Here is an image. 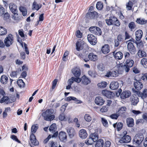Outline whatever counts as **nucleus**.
Masks as SVG:
<instances>
[{
    "mask_svg": "<svg viewBox=\"0 0 147 147\" xmlns=\"http://www.w3.org/2000/svg\"><path fill=\"white\" fill-rule=\"evenodd\" d=\"M93 142L91 138L90 137L89 138L87 139L85 141V143L87 145H89L92 144L93 143Z\"/></svg>",
    "mask_w": 147,
    "mask_h": 147,
    "instance_id": "603ef678",
    "label": "nucleus"
},
{
    "mask_svg": "<svg viewBox=\"0 0 147 147\" xmlns=\"http://www.w3.org/2000/svg\"><path fill=\"white\" fill-rule=\"evenodd\" d=\"M133 6L132 3L130 1H129L127 5H126V7L128 9H131Z\"/></svg>",
    "mask_w": 147,
    "mask_h": 147,
    "instance_id": "e2e57ef3",
    "label": "nucleus"
},
{
    "mask_svg": "<svg viewBox=\"0 0 147 147\" xmlns=\"http://www.w3.org/2000/svg\"><path fill=\"white\" fill-rule=\"evenodd\" d=\"M115 52L113 53V54L115 58L117 59L121 60L123 57V54L120 51H119L116 53L114 54Z\"/></svg>",
    "mask_w": 147,
    "mask_h": 147,
    "instance_id": "c85d7f7f",
    "label": "nucleus"
},
{
    "mask_svg": "<svg viewBox=\"0 0 147 147\" xmlns=\"http://www.w3.org/2000/svg\"><path fill=\"white\" fill-rule=\"evenodd\" d=\"M44 14L42 13L39 16V20L37 21L36 23V25H37L39 23V22L40 21H42L44 20V17H43Z\"/></svg>",
    "mask_w": 147,
    "mask_h": 147,
    "instance_id": "052dcab7",
    "label": "nucleus"
},
{
    "mask_svg": "<svg viewBox=\"0 0 147 147\" xmlns=\"http://www.w3.org/2000/svg\"><path fill=\"white\" fill-rule=\"evenodd\" d=\"M88 74L92 78L96 77L97 74L95 71L90 70L88 71Z\"/></svg>",
    "mask_w": 147,
    "mask_h": 147,
    "instance_id": "09e8293b",
    "label": "nucleus"
},
{
    "mask_svg": "<svg viewBox=\"0 0 147 147\" xmlns=\"http://www.w3.org/2000/svg\"><path fill=\"white\" fill-rule=\"evenodd\" d=\"M132 90L134 93L137 94L139 97L143 99H144L147 96V88L144 90L142 93L139 91L136 90L134 88H132Z\"/></svg>",
    "mask_w": 147,
    "mask_h": 147,
    "instance_id": "0eeeda50",
    "label": "nucleus"
},
{
    "mask_svg": "<svg viewBox=\"0 0 147 147\" xmlns=\"http://www.w3.org/2000/svg\"><path fill=\"white\" fill-rule=\"evenodd\" d=\"M128 27L131 31H132L135 28L136 25L134 22H131L129 24Z\"/></svg>",
    "mask_w": 147,
    "mask_h": 147,
    "instance_id": "a18cd8bd",
    "label": "nucleus"
},
{
    "mask_svg": "<svg viewBox=\"0 0 147 147\" xmlns=\"http://www.w3.org/2000/svg\"><path fill=\"white\" fill-rule=\"evenodd\" d=\"M11 138L13 140H14L19 143H20L21 142L20 141L18 140V138H17V136H15L13 135H12L11 136Z\"/></svg>",
    "mask_w": 147,
    "mask_h": 147,
    "instance_id": "bf43d9fd",
    "label": "nucleus"
},
{
    "mask_svg": "<svg viewBox=\"0 0 147 147\" xmlns=\"http://www.w3.org/2000/svg\"><path fill=\"white\" fill-rule=\"evenodd\" d=\"M9 9H17V6L15 4L11 3L9 5Z\"/></svg>",
    "mask_w": 147,
    "mask_h": 147,
    "instance_id": "864d4df0",
    "label": "nucleus"
},
{
    "mask_svg": "<svg viewBox=\"0 0 147 147\" xmlns=\"http://www.w3.org/2000/svg\"><path fill=\"white\" fill-rule=\"evenodd\" d=\"M30 141L31 143L34 146L38 145L39 144L38 142L36 139L35 136L33 134H32L30 135Z\"/></svg>",
    "mask_w": 147,
    "mask_h": 147,
    "instance_id": "a211bd4d",
    "label": "nucleus"
},
{
    "mask_svg": "<svg viewBox=\"0 0 147 147\" xmlns=\"http://www.w3.org/2000/svg\"><path fill=\"white\" fill-rule=\"evenodd\" d=\"M127 48L128 50L132 54H134L135 53L136 48L132 42H129L128 43Z\"/></svg>",
    "mask_w": 147,
    "mask_h": 147,
    "instance_id": "ddd939ff",
    "label": "nucleus"
},
{
    "mask_svg": "<svg viewBox=\"0 0 147 147\" xmlns=\"http://www.w3.org/2000/svg\"><path fill=\"white\" fill-rule=\"evenodd\" d=\"M131 93L130 91H127L123 92L120 95L121 98L125 99L129 97L131 95Z\"/></svg>",
    "mask_w": 147,
    "mask_h": 147,
    "instance_id": "5701e85b",
    "label": "nucleus"
},
{
    "mask_svg": "<svg viewBox=\"0 0 147 147\" xmlns=\"http://www.w3.org/2000/svg\"><path fill=\"white\" fill-rule=\"evenodd\" d=\"M72 73L76 77H79L81 75L80 70L78 68H75L72 70Z\"/></svg>",
    "mask_w": 147,
    "mask_h": 147,
    "instance_id": "b1692460",
    "label": "nucleus"
},
{
    "mask_svg": "<svg viewBox=\"0 0 147 147\" xmlns=\"http://www.w3.org/2000/svg\"><path fill=\"white\" fill-rule=\"evenodd\" d=\"M9 98L8 96H3L0 100V103H2L5 102L7 104L9 103Z\"/></svg>",
    "mask_w": 147,
    "mask_h": 147,
    "instance_id": "c9c22d12",
    "label": "nucleus"
},
{
    "mask_svg": "<svg viewBox=\"0 0 147 147\" xmlns=\"http://www.w3.org/2000/svg\"><path fill=\"white\" fill-rule=\"evenodd\" d=\"M104 144V141L102 139H99L97 141L95 144V147H103Z\"/></svg>",
    "mask_w": 147,
    "mask_h": 147,
    "instance_id": "f704fd0d",
    "label": "nucleus"
},
{
    "mask_svg": "<svg viewBox=\"0 0 147 147\" xmlns=\"http://www.w3.org/2000/svg\"><path fill=\"white\" fill-rule=\"evenodd\" d=\"M102 93L104 96L108 98H112L115 95L114 93L106 90H102Z\"/></svg>",
    "mask_w": 147,
    "mask_h": 147,
    "instance_id": "9b49d317",
    "label": "nucleus"
},
{
    "mask_svg": "<svg viewBox=\"0 0 147 147\" xmlns=\"http://www.w3.org/2000/svg\"><path fill=\"white\" fill-rule=\"evenodd\" d=\"M7 33L6 29L1 26H0V35H4Z\"/></svg>",
    "mask_w": 147,
    "mask_h": 147,
    "instance_id": "58836bf2",
    "label": "nucleus"
},
{
    "mask_svg": "<svg viewBox=\"0 0 147 147\" xmlns=\"http://www.w3.org/2000/svg\"><path fill=\"white\" fill-rule=\"evenodd\" d=\"M17 84L18 86L20 88L24 87L25 83L22 79H19L17 81Z\"/></svg>",
    "mask_w": 147,
    "mask_h": 147,
    "instance_id": "79ce46f5",
    "label": "nucleus"
},
{
    "mask_svg": "<svg viewBox=\"0 0 147 147\" xmlns=\"http://www.w3.org/2000/svg\"><path fill=\"white\" fill-rule=\"evenodd\" d=\"M18 32L19 34L23 38H24L25 36H26V34H24V31L22 29L19 30Z\"/></svg>",
    "mask_w": 147,
    "mask_h": 147,
    "instance_id": "49530a36",
    "label": "nucleus"
},
{
    "mask_svg": "<svg viewBox=\"0 0 147 147\" xmlns=\"http://www.w3.org/2000/svg\"><path fill=\"white\" fill-rule=\"evenodd\" d=\"M136 22L140 24H144L146 23L147 20L143 18H138L136 21Z\"/></svg>",
    "mask_w": 147,
    "mask_h": 147,
    "instance_id": "ea45409f",
    "label": "nucleus"
},
{
    "mask_svg": "<svg viewBox=\"0 0 147 147\" xmlns=\"http://www.w3.org/2000/svg\"><path fill=\"white\" fill-rule=\"evenodd\" d=\"M89 30L91 32L98 35H100L102 34V31L100 29L96 26L90 27Z\"/></svg>",
    "mask_w": 147,
    "mask_h": 147,
    "instance_id": "6e6552de",
    "label": "nucleus"
},
{
    "mask_svg": "<svg viewBox=\"0 0 147 147\" xmlns=\"http://www.w3.org/2000/svg\"><path fill=\"white\" fill-rule=\"evenodd\" d=\"M142 64L145 68H147V59L146 58L142 59L140 61Z\"/></svg>",
    "mask_w": 147,
    "mask_h": 147,
    "instance_id": "a19ab883",
    "label": "nucleus"
},
{
    "mask_svg": "<svg viewBox=\"0 0 147 147\" xmlns=\"http://www.w3.org/2000/svg\"><path fill=\"white\" fill-rule=\"evenodd\" d=\"M102 122L103 125L105 127L108 125V123L107 120L104 118H101Z\"/></svg>",
    "mask_w": 147,
    "mask_h": 147,
    "instance_id": "6e6d98bb",
    "label": "nucleus"
},
{
    "mask_svg": "<svg viewBox=\"0 0 147 147\" xmlns=\"http://www.w3.org/2000/svg\"><path fill=\"white\" fill-rule=\"evenodd\" d=\"M11 12L13 13L12 18L16 22H18L21 20L22 17L20 15L18 14L17 10H10Z\"/></svg>",
    "mask_w": 147,
    "mask_h": 147,
    "instance_id": "39448f33",
    "label": "nucleus"
},
{
    "mask_svg": "<svg viewBox=\"0 0 147 147\" xmlns=\"http://www.w3.org/2000/svg\"><path fill=\"white\" fill-rule=\"evenodd\" d=\"M126 108L125 107H123L121 108L118 111V113H123L126 111Z\"/></svg>",
    "mask_w": 147,
    "mask_h": 147,
    "instance_id": "13d9d810",
    "label": "nucleus"
},
{
    "mask_svg": "<svg viewBox=\"0 0 147 147\" xmlns=\"http://www.w3.org/2000/svg\"><path fill=\"white\" fill-rule=\"evenodd\" d=\"M67 131L70 138H73L76 134L74 129L72 127H67L66 128Z\"/></svg>",
    "mask_w": 147,
    "mask_h": 147,
    "instance_id": "2eb2a0df",
    "label": "nucleus"
},
{
    "mask_svg": "<svg viewBox=\"0 0 147 147\" xmlns=\"http://www.w3.org/2000/svg\"><path fill=\"white\" fill-rule=\"evenodd\" d=\"M38 128V127L37 124L33 125L31 128V131L32 134H34L35 133Z\"/></svg>",
    "mask_w": 147,
    "mask_h": 147,
    "instance_id": "4c0bfd02",
    "label": "nucleus"
},
{
    "mask_svg": "<svg viewBox=\"0 0 147 147\" xmlns=\"http://www.w3.org/2000/svg\"><path fill=\"white\" fill-rule=\"evenodd\" d=\"M87 39L90 43L92 45H94L96 43V38L93 34H88L87 36Z\"/></svg>",
    "mask_w": 147,
    "mask_h": 147,
    "instance_id": "9d476101",
    "label": "nucleus"
},
{
    "mask_svg": "<svg viewBox=\"0 0 147 147\" xmlns=\"http://www.w3.org/2000/svg\"><path fill=\"white\" fill-rule=\"evenodd\" d=\"M57 126L55 123L52 124L50 127L49 128V130L50 131H55L56 129H57Z\"/></svg>",
    "mask_w": 147,
    "mask_h": 147,
    "instance_id": "8fccbe9b",
    "label": "nucleus"
},
{
    "mask_svg": "<svg viewBox=\"0 0 147 147\" xmlns=\"http://www.w3.org/2000/svg\"><path fill=\"white\" fill-rule=\"evenodd\" d=\"M8 77L5 75H2L1 78V82L3 84H6L7 82Z\"/></svg>",
    "mask_w": 147,
    "mask_h": 147,
    "instance_id": "e433bc0d",
    "label": "nucleus"
},
{
    "mask_svg": "<svg viewBox=\"0 0 147 147\" xmlns=\"http://www.w3.org/2000/svg\"><path fill=\"white\" fill-rule=\"evenodd\" d=\"M106 22L108 25H114L119 26L120 25V22L114 16H111L109 19L106 20Z\"/></svg>",
    "mask_w": 147,
    "mask_h": 147,
    "instance_id": "f03ea898",
    "label": "nucleus"
},
{
    "mask_svg": "<svg viewBox=\"0 0 147 147\" xmlns=\"http://www.w3.org/2000/svg\"><path fill=\"white\" fill-rule=\"evenodd\" d=\"M110 47L108 45H105L102 47L101 51L102 53L106 54L110 51Z\"/></svg>",
    "mask_w": 147,
    "mask_h": 147,
    "instance_id": "393cba45",
    "label": "nucleus"
},
{
    "mask_svg": "<svg viewBox=\"0 0 147 147\" xmlns=\"http://www.w3.org/2000/svg\"><path fill=\"white\" fill-rule=\"evenodd\" d=\"M59 119L61 121H65V117L64 115L63 114H60L59 116Z\"/></svg>",
    "mask_w": 147,
    "mask_h": 147,
    "instance_id": "680f3d73",
    "label": "nucleus"
},
{
    "mask_svg": "<svg viewBox=\"0 0 147 147\" xmlns=\"http://www.w3.org/2000/svg\"><path fill=\"white\" fill-rule=\"evenodd\" d=\"M73 80L74 82H76L78 83H80L82 80V79L81 78H79V77H72Z\"/></svg>",
    "mask_w": 147,
    "mask_h": 147,
    "instance_id": "5fc2aeb1",
    "label": "nucleus"
},
{
    "mask_svg": "<svg viewBox=\"0 0 147 147\" xmlns=\"http://www.w3.org/2000/svg\"><path fill=\"white\" fill-rule=\"evenodd\" d=\"M10 15L9 14L6 12H5L4 14H3V17L4 20H6L8 19L9 18Z\"/></svg>",
    "mask_w": 147,
    "mask_h": 147,
    "instance_id": "69168bd1",
    "label": "nucleus"
},
{
    "mask_svg": "<svg viewBox=\"0 0 147 147\" xmlns=\"http://www.w3.org/2000/svg\"><path fill=\"white\" fill-rule=\"evenodd\" d=\"M95 103L99 105H102L104 104L105 100L103 98L100 96L96 97L95 100Z\"/></svg>",
    "mask_w": 147,
    "mask_h": 147,
    "instance_id": "6ab92c4d",
    "label": "nucleus"
},
{
    "mask_svg": "<svg viewBox=\"0 0 147 147\" xmlns=\"http://www.w3.org/2000/svg\"><path fill=\"white\" fill-rule=\"evenodd\" d=\"M81 79L82 83L84 85H87L90 82V80L85 76H83Z\"/></svg>",
    "mask_w": 147,
    "mask_h": 147,
    "instance_id": "cd10ccee",
    "label": "nucleus"
},
{
    "mask_svg": "<svg viewBox=\"0 0 147 147\" xmlns=\"http://www.w3.org/2000/svg\"><path fill=\"white\" fill-rule=\"evenodd\" d=\"M98 16V14L95 11H90L89 12L86 13V17L89 19H92L95 18H97Z\"/></svg>",
    "mask_w": 147,
    "mask_h": 147,
    "instance_id": "f8f14e48",
    "label": "nucleus"
},
{
    "mask_svg": "<svg viewBox=\"0 0 147 147\" xmlns=\"http://www.w3.org/2000/svg\"><path fill=\"white\" fill-rule=\"evenodd\" d=\"M89 59L93 61H95L98 58L97 56L92 53H90L88 55Z\"/></svg>",
    "mask_w": 147,
    "mask_h": 147,
    "instance_id": "7c9ffc66",
    "label": "nucleus"
},
{
    "mask_svg": "<svg viewBox=\"0 0 147 147\" xmlns=\"http://www.w3.org/2000/svg\"><path fill=\"white\" fill-rule=\"evenodd\" d=\"M32 7H33V9H39L41 7V5L40 4H38L36 2L34 1L33 3Z\"/></svg>",
    "mask_w": 147,
    "mask_h": 147,
    "instance_id": "de8ad7c7",
    "label": "nucleus"
},
{
    "mask_svg": "<svg viewBox=\"0 0 147 147\" xmlns=\"http://www.w3.org/2000/svg\"><path fill=\"white\" fill-rule=\"evenodd\" d=\"M119 86V83L117 81H115L111 83L109 87L112 90H115L117 89Z\"/></svg>",
    "mask_w": 147,
    "mask_h": 147,
    "instance_id": "4be33fe9",
    "label": "nucleus"
},
{
    "mask_svg": "<svg viewBox=\"0 0 147 147\" xmlns=\"http://www.w3.org/2000/svg\"><path fill=\"white\" fill-rule=\"evenodd\" d=\"M144 139V136L142 134H136L134 138V142L135 144H140Z\"/></svg>",
    "mask_w": 147,
    "mask_h": 147,
    "instance_id": "423d86ee",
    "label": "nucleus"
},
{
    "mask_svg": "<svg viewBox=\"0 0 147 147\" xmlns=\"http://www.w3.org/2000/svg\"><path fill=\"white\" fill-rule=\"evenodd\" d=\"M58 81L57 79H55L53 82L52 89H54L55 88L57 85V83Z\"/></svg>",
    "mask_w": 147,
    "mask_h": 147,
    "instance_id": "338daca9",
    "label": "nucleus"
},
{
    "mask_svg": "<svg viewBox=\"0 0 147 147\" xmlns=\"http://www.w3.org/2000/svg\"><path fill=\"white\" fill-rule=\"evenodd\" d=\"M54 110L52 109H48L42 113V116L44 119L47 121H51L53 120L55 116L52 114L53 113Z\"/></svg>",
    "mask_w": 147,
    "mask_h": 147,
    "instance_id": "f257e3e1",
    "label": "nucleus"
},
{
    "mask_svg": "<svg viewBox=\"0 0 147 147\" xmlns=\"http://www.w3.org/2000/svg\"><path fill=\"white\" fill-rule=\"evenodd\" d=\"M85 120L87 122H90L92 120V117L88 114H85L84 116Z\"/></svg>",
    "mask_w": 147,
    "mask_h": 147,
    "instance_id": "3c124183",
    "label": "nucleus"
},
{
    "mask_svg": "<svg viewBox=\"0 0 147 147\" xmlns=\"http://www.w3.org/2000/svg\"><path fill=\"white\" fill-rule=\"evenodd\" d=\"M96 7L97 9H102L103 7V3L100 1H99L97 2Z\"/></svg>",
    "mask_w": 147,
    "mask_h": 147,
    "instance_id": "37998d69",
    "label": "nucleus"
},
{
    "mask_svg": "<svg viewBox=\"0 0 147 147\" xmlns=\"http://www.w3.org/2000/svg\"><path fill=\"white\" fill-rule=\"evenodd\" d=\"M143 35V32L140 30L137 31L135 32L136 39L137 41H139Z\"/></svg>",
    "mask_w": 147,
    "mask_h": 147,
    "instance_id": "412c9836",
    "label": "nucleus"
},
{
    "mask_svg": "<svg viewBox=\"0 0 147 147\" xmlns=\"http://www.w3.org/2000/svg\"><path fill=\"white\" fill-rule=\"evenodd\" d=\"M134 84L135 89L138 91L141 90L143 86L142 83L140 81H136L134 82Z\"/></svg>",
    "mask_w": 147,
    "mask_h": 147,
    "instance_id": "f3484780",
    "label": "nucleus"
},
{
    "mask_svg": "<svg viewBox=\"0 0 147 147\" xmlns=\"http://www.w3.org/2000/svg\"><path fill=\"white\" fill-rule=\"evenodd\" d=\"M50 145L51 147H57V144L56 143H55L53 141L50 142Z\"/></svg>",
    "mask_w": 147,
    "mask_h": 147,
    "instance_id": "774afa93",
    "label": "nucleus"
},
{
    "mask_svg": "<svg viewBox=\"0 0 147 147\" xmlns=\"http://www.w3.org/2000/svg\"><path fill=\"white\" fill-rule=\"evenodd\" d=\"M113 126L115 128L117 127V130L118 131H120L122 128L123 126V124L121 122H119L117 125V123L113 124Z\"/></svg>",
    "mask_w": 147,
    "mask_h": 147,
    "instance_id": "473e14b6",
    "label": "nucleus"
},
{
    "mask_svg": "<svg viewBox=\"0 0 147 147\" xmlns=\"http://www.w3.org/2000/svg\"><path fill=\"white\" fill-rule=\"evenodd\" d=\"M76 35L78 38H81L82 36V34L79 30H77L76 32Z\"/></svg>",
    "mask_w": 147,
    "mask_h": 147,
    "instance_id": "0e129e2a",
    "label": "nucleus"
},
{
    "mask_svg": "<svg viewBox=\"0 0 147 147\" xmlns=\"http://www.w3.org/2000/svg\"><path fill=\"white\" fill-rule=\"evenodd\" d=\"M13 42V38L12 35L9 34L4 40L5 45L7 47H9Z\"/></svg>",
    "mask_w": 147,
    "mask_h": 147,
    "instance_id": "20e7f679",
    "label": "nucleus"
},
{
    "mask_svg": "<svg viewBox=\"0 0 147 147\" xmlns=\"http://www.w3.org/2000/svg\"><path fill=\"white\" fill-rule=\"evenodd\" d=\"M76 50L78 51H80L83 49V47L81 41H78L77 42L76 44Z\"/></svg>",
    "mask_w": 147,
    "mask_h": 147,
    "instance_id": "c756f323",
    "label": "nucleus"
},
{
    "mask_svg": "<svg viewBox=\"0 0 147 147\" xmlns=\"http://www.w3.org/2000/svg\"><path fill=\"white\" fill-rule=\"evenodd\" d=\"M134 64V61L131 59H126L125 64L123 66V70L126 72H128L129 70V68L132 67Z\"/></svg>",
    "mask_w": 147,
    "mask_h": 147,
    "instance_id": "7ed1b4c3",
    "label": "nucleus"
},
{
    "mask_svg": "<svg viewBox=\"0 0 147 147\" xmlns=\"http://www.w3.org/2000/svg\"><path fill=\"white\" fill-rule=\"evenodd\" d=\"M131 140V137L128 135H124L122 138H121L119 140V142L121 144L127 143Z\"/></svg>",
    "mask_w": 147,
    "mask_h": 147,
    "instance_id": "1a4fd4ad",
    "label": "nucleus"
},
{
    "mask_svg": "<svg viewBox=\"0 0 147 147\" xmlns=\"http://www.w3.org/2000/svg\"><path fill=\"white\" fill-rule=\"evenodd\" d=\"M90 136L94 142L96 141L98 138V135L96 133L91 134Z\"/></svg>",
    "mask_w": 147,
    "mask_h": 147,
    "instance_id": "2f4dec72",
    "label": "nucleus"
},
{
    "mask_svg": "<svg viewBox=\"0 0 147 147\" xmlns=\"http://www.w3.org/2000/svg\"><path fill=\"white\" fill-rule=\"evenodd\" d=\"M80 137L82 139H85L87 136V133L86 130L84 129H81L79 132Z\"/></svg>",
    "mask_w": 147,
    "mask_h": 147,
    "instance_id": "aec40b11",
    "label": "nucleus"
},
{
    "mask_svg": "<svg viewBox=\"0 0 147 147\" xmlns=\"http://www.w3.org/2000/svg\"><path fill=\"white\" fill-rule=\"evenodd\" d=\"M59 137L61 142H65L67 141V136L65 132L61 131L59 134Z\"/></svg>",
    "mask_w": 147,
    "mask_h": 147,
    "instance_id": "4468645a",
    "label": "nucleus"
},
{
    "mask_svg": "<svg viewBox=\"0 0 147 147\" xmlns=\"http://www.w3.org/2000/svg\"><path fill=\"white\" fill-rule=\"evenodd\" d=\"M118 76L117 72L114 71L113 72L110 71L107 73L105 76L110 78H113L116 77Z\"/></svg>",
    "mask_w": 147,
    "mask_h": 147,
    "instance_id": "a878e982",
    "label": "nucleus"
},
{
    "mask_svg": "<svg viewBox=\"0 0 147 147\" xmlns=\"http://www.w3.org/2000/svg\"><path fill=\"white\" fill-rule=\"evenodd\" d=\"M130 101L132 105H136L139 102V99L136 95L134 94L131 96Z\"/></svg>",
    "mask_w": 147,
    "mask_h": 147,
    "instance_id": "dca6fc26",
    "label": "nucleus"
},
{
    "mask_svg": "<svg viewBox=\"0 0 147 147\" xmlns=\"http://www.w3.org/2000/svg\"><path fill=\"white\" fill-rule=\"evenodd\" d=\"M107 83L106 82H102L98 84V86L100 88H104L107 86Z\"/></svg>",
    "mask_w": 147,
    "mask_h": 147,
    "instance_id": "c03bdc74",
    "label": "nucleus"
},
{
    "mask_svg": "<svg viewBox=\"0 0 147 147\" xmlns=\"http://www.w3.org/2000/svg\"><path fill=\"white\" fill-rule=\"evenodd\" d=\"M119 115V113H115L111 115L110 116V117L112 119H117Z\"/></svg>",
    "mask_w": 147,
    "mask_h": 147,
    "instance_id": "4d7b16f0",
    "label": "nucleus"
},
{
    "mask_svg": "<svg viewBox=\"0 0 147 147\" xmlns=\"http://www.w3.org/2000/svg\"><path fill=\"white\" fill-rule=\"evenodd\" d=\"M137 54L138 56L140 58L145 57L146 56V53L140 49L138 51Z\"/></svg>",
    "mask_w": 147,
    "mask_h": 147,
    "instance_id": "72a5a7b5",
    "label": "nucleus"
},
{
    "mask_svg": "<svg viewBox=\"0 0 147 147\" xmlns=\"http://www.w3.org/2000/svg\"><path fill=\"white\" fill-rule=\"evenodd\" d=\"M126 123L127 126L129 127H132L134 125V119L131 118H127Z\"/></svg>",
    "mask_w": 147,
    "mask_h": 147,
    "instance_id": "bb28decb",
    "label": "nucleus"
}]
</instances>
